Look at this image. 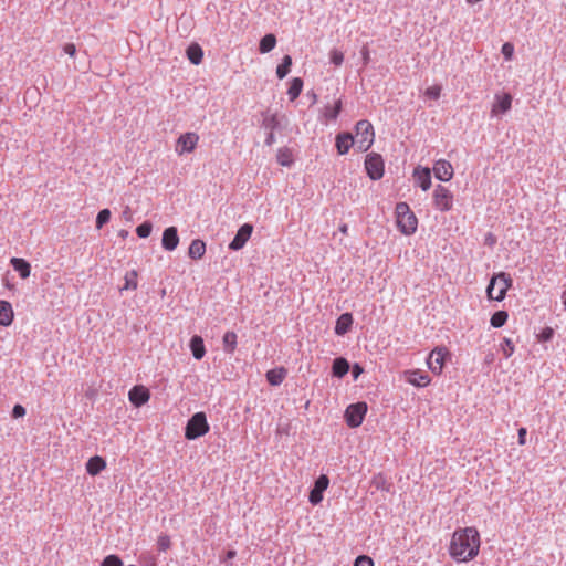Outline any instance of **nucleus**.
Wrapping results in <instances>:
<instances>
[{
  "instance_id": "1",
  "label": "nucleus",
  "mask_w": 566,
  "mask_h": 566,
  "mask_svg": "<svg viewBox=\"0 0 566 566\" xmlns=\"http://www.w3.org/2000/svg\"><path fill=\"white\" fill-rule=\"evenodd\" d=\"M480 549V534L475 527L457 530L450 542V556L457 562L473 559Z\"/></svg>"
},
{
  "instance_id": "2",
  "label": "nucleus",
  "mask_w": 566,
  "mask_h": 566,
  "mask_svg": "<svg viewBox=\"0 0 566 566\" xmlns=\"http://www.w3.org/2000/svg\"><path fill=\"white\" fill-rule=\"evenodd\" d=\"M396 224L403 235H412L418 229V219L407 202H398L395 208Z\"/></svg>"
},
{
  "instance_id": "3",
  "label": "nucleus",
  "mask_w": 566,
  "mask_h": 566,
  "mask_svg": "<svg viewBox=\"0 0 566 566\" xmlns=\"http://www.w3.org/2000/svg\"><path fill=\"white\" fill-rule=\"evenodd\" d=\"M512 279L509 274L501 272L493 275L486 287L489 300L501 302L505 298L506 292L512 286Z\"/></svg>"
},
{
  "instance_id": "4",
  "label": "nucleus",
  "mask_w": 566,
  "mask_h": 566,
  "mask_svg": "<svg viewBox=\"0 0 566 566\" xmlns=\"http://www.w3.org/2000/svg\"><path fill=\"white\" fill-rule=\"evenodd\" d=\"M375 140V130L370 122L361 119L356 123L354 142L360 151H367Z\"/></svg>"
},
{
  "instance_id": "5",
  "label": "nucleus",
  "mask_w": 566,
  "mask_h": 566,
  "mask_svg": "<svg viewBox=\"0 0 566 566\" xmlns=\"http://www.w3.org/2000/svg\"><path fill=\"white\" fill-rule=\"evenodd\" d=\"M207 417L203 412L195 413L187 422L185 437L188 440H195L205 436L209 431Z\"/></svg>"
},
{
  "instance_id": "6",
  "label": "nucleus",
  "mask_w": 566,
  "mask_h": 566,
  "mask_svg": "<svg viewBox=\"0 0 566 566\" xmlns=\"http://www.w3.org/2000/svg\"><path fill=\"white\" fill-rule=\"evenodd\" d=\"M433 206L437 210L447 212L453 208V193L444 186L438 185L432 193Z\"/></svg>"
},
{
  "instance_id": "7",
  "label": "nucleus",
  "mask_w": 566,
  "mask_h": 566,
  "mask_svg": "<svg viewBox=\"0 0 566 566\" xmlns=\"http://www.w3.org/2000/svg\"><path fill=\"white\" fill-rule=\"evenodd\" d=\"M199 143V135L193 132H188L181 134L177 140L175 146V151L177 155L182 156L185 154H190L195 151Z\"/></svg>"
},
{
  "instance_id": "8",
  "label": "nucleus",
  "mask_w": 566,
  "mask_h": 566,
  "mask_svg": "<svg viewBox=\"0 0 566 566\" xmlns=\"http://www.w3.org/2000/svg\"><path fill=\"white\" fill-rule=\"evenodd\" d=\"M367 412L366 402H357L349 405L345 411L346 423L350 428H357L363 423L365 415Z\"/></svg>"
},
{
  "instance_id": "9",
  "label": "nucleus",
  "mask_w": 566,
  "mask_h": 566,
  "mask_svg": "<svg viewBox=\"0 0 566 566\" xmlns=\"http://www.w3.org/2000/svg\"><path fill=\"white\" fill-rule=\"evenodd\" d=\"M365 169L373 180H378L384 176V160L379 154H368L365 159Z\"/></svg>"
},
{
  "instance_id": "10",
  "label": "nucleus",
  "mask_w": 566,
  "mask_h": 566,
  "mask_svg": "<svg viewBox=\"0 0 566 566\" xmlns=\"http://www.w3.org/2000/svg\"><path fill=\"white\" fill-rule=\"evenodd\" d=\"M448 350L446 348H434L428 358V367L436 375H441Z\"/></svg>"
},
{
  "instance_id": "11",
  "label": "nucleus",
  "mask_w": 566,
  "mask_h": 566,
  "mask_svg": "<svg viewBox=\"0 0 566 566\" xmlns=\"http://www.w3.org/2000/svg\"><path fill=\"white\" fill-rule=\"evenodd\" d=\"M512 96L509 93L495 94L494 103L491 107V116L496 117L509 112L512 107Z\"/></svg>"
},
{
  "instance_id": "12",
  "label": "nucleus",
  "mask_w": 566,
  "mask_h": 566,
  "mask_svg": "<svg viewBox=\"0 0 566 566\" xmlns=\"http://www.w3.org/2000/svg\"><path fill=\"white\" fill-rule=\"evenodd\" d=\"M403 377L407 382L418 388L427 387L431 382L429 375L420 369L405 370Z\"/></svg>"
},
{
  "instance_id": "13",
  "label": "nucleus",
  "mask_w": 566,
  "mask_h": 566,
  "mask_svg": "<svg viewBox=\"0 0 566 566\" xmlns=\"http://www.w3.org/2000/svg\"><path fill=\"white\" fill-rule=\"evenodd\" d=\"M253 232V226L250 223H244L240 227L238 230L235 237L229 244V249L233 251H238L242 249L248 240L251 238V234Z\"/></svg>"
},
{
  "instance_id": "14",
  "label": "nucleus",
  "mask_w": 566,
  "mask_h": 566,
  "mask_svg": "<svg viewBox=\"0 0 566 566\" xmlns=\"http://www.w3.org/2000/svg\"><path fill=\"white\" fill-rule=\"evenodd\" d=\"M329 479L322 474L315 481L314 488L310 492L308 500L313 505H317L323 500V492L328 488Z\"/></svg>"
},
{
  "instance_id": "15",
  "label": "nucleus",
  "mask_w": 566,
  "mask_h": 566,
  "mask_svg": "<svg viewBox=\"0 0 566 566\" xmlns=\"http://www.w3.org/2000/svg\"><path fill=\"white\" fill-rule=\"evenodd\" d=\"M128 399L135 407H140L148 402L150 392L145 386H134L128 392Z\"/></svg>"
},
{
  "instance_id": "16",
  "label": "nucleus",
  "mask_w": 566,
  "mask_h": 566,
  "mask_svg": "<svg viewBox=\"0 0 566 566\" xmlns=\"http://www.w3.org/2000/svg\"><path fill=\"white\" fill-rule=\"evenodd\" d=\"M433 172L437 179L449 181L453 177V167L448 160L440 159L436 161Z\"/></svg>"
},
{
  "instance_id": "17",
  "label": "nucleus",
  "mask_w": 566,
  "mask_h": 566,
  "mask_svg": "<svg viewBox=\"0 0 566 566\" xmlns=\"http://www.w3.org/2000/svg\"><path fill=\"white\" fill-rule=\"evenodd\" d=\"M161 244L167 251H174L178 247L179 237L176 227H169L164 230Z\"/></svg>"
},
{
  "instance_id": "18",
  "label": "nucleus",
  "mask_w": 566,
  "mask_h": 566,
  "mask_svg": "<svg viewBox=\"0 0 566 566\" xmlns=\"http://www.w3.org/2000/svg\"><path fill=\"white\" fill-rule=\"evenodd\" d=\"M413 178L416 184L423 190L427 191L431 187V170L429 168L416 167L413 170Z\"/></svg>"
},
{
  "instance_id": "19",
  "label": "nucleus",
  "mask_w": 566,
  "mask_h": 566,
  "mask_svg": "<svg viewBox=\"0 0 566 566\" xmlns=\"http://www.w3.org/2000/svg\"><path fill=\"white\" fill-rule=\"evenodd\" d=\"M355 144L354 136L350 133H340L336 136V149L339 155H345Z\"/></svg>"
},
{
  "instance_id": "20",
  "label": "nucleus",
  "mask_w": 566,
  "mask_h": 566,
  "mask_svg": "<svg viewBox=\"0 0 566 566\" xmlns=\"http://www.w3.org/2000/svg\"><path fill=\"white\" fill-rule=\"evenodd\" d=\"M105 468L106 461L99 455H94L86 462V471L92 476L99 474Z\"/></svg>"
},
{
  "instance_id": "21",
  "label": "nucleus",
  "mask_w": 566,
  "mask_h": 566,
  "mask_svg": "<svg viewBox=\"0 0 566 566\" xmlns=\"http://www.w3.org/2000/svg\"><path fill=\"white\" fill-rule=\"evenodd\" d=\"M353 325V316L350 313H344L342 314L335 325V333L339 336L345 335Z\"/></svg>"
},
{
  "instance_id": "22",
  "label": "nucleus",
  "mask_w": 566,
  "mask_h": 566,
  "mask_svg": "<svg viewBox=\"0 0 566 566\" xmlns=\"http://www.w3.org/2000/svg\"><path fill=\"white\" fill-rule=\"evenodd\" d=\"M190 350L192 353V356L200 360L205 357L206 355V347H205V344H203V339L201 336H198V335H195L191 337L190 339Z\"/></svg>"
},
{
  "instance_id": "23",
  "label": "nucleus",
  "mask_w": 566,
  "mask_h": 566,
  "mask_svg": "<svg viewBox=\"0 0 566 566\" xmlns=\"http://www.w3.org/2000/svg\"><path fill=\"white\" fill-rule=\"evenodd\" d=\"M13 310L9 302L0 301V325L9 326L13 322Z\"/></svg>"
},
{
  "instance_id": "24",
  "label": "nucleus",
  "mask_w": 566,
  "mask_h": 566,
  "mask_svg": "<svg viewBox=\"0 0 566 566\" xmlns=\"http://www.w3.org/2000/svg\"><path fill=\"white\" fill-rule=\"evenodd\" d=\"M343 107L340 98L335 101L334 105H326L323 108L322 115L326 120H336Z\"/></svg>"
},
{
  "instance_id": "25",
  "label": "nucleus",
  "mask_w": 566,
  "mask_h": 566,
  "mask_svg": "<svg viewBox=\"0 0 566 566\" xmlns=\"http://www.w3.org/2000/svg\"><path fill=\"white\" fill-rule=\"evenodd\" d=\"M206 253V243L200 240L196 239L193 240L188 250V255L192 260H200Z\"/></svg>"
},
{
  "instance_id": "26",
  "label": "nucleus",
  "mask_w": 566,
  "mask_h": 566,
  "mask_svg": "<svg viewBox=\"0 0 566 566\" xmlns=\"http://www.w3.org/2000/svg\"><path fill=\"white\" fill-rule=\"evenodd\" d=\"M10 263L13 266V269L17 272H19V274L22 279H27L30 276L31 266L24 259L12 258Z\"/></svg>"
},
{
  "instance_id": "27",
  "label": "nucleus",
  "mask_w": 566,
  "mask_h": 566,
  "mask_svg": "<svg viewBox=\"0 0 566 566\" xmlns=\"http://www.w3.org/2000/svg\"><path fill=\"white\" fill-rule=\"evenodd\" d=\"M223 349L228 354H233L238 345V336L234 332L228 331L222 337Z\"/></svg>"
},
{
  "instance_id": "28",
  "label": "nucleus",
  "mask_w": 566,
  "mask_h": 566,
  "mask_svg": "<svg viewBox=\"0 0 566 566\" xmlns=\"http://www.w3.org/2000/svg\"><path fill=\"white\" fill-rule=\"evenodd\" d=\"M286 376V370L284 368H275L271 369L266 373V380L272 386H279L283 382Z\"/></svg>"
},
{
  "instance_id": "29",
  "label": "nucleus",
  "mask_w": 566,
  "mask_h": 566,
  "mask_svg": "<svg viewBox=\"0 0 566 566\" xmlns=\"http://www.w3.org/2000/svg\"><path fill=\"white\" fill-rule=\"evenodd\" d=\"M276 45V38L274 34L270 33L264 35L259 45V51L262 54L271 52Z\"/></svg>"
},
{
  "instance_id": "30",
  "label": "nucleus",
  "mask_w": 566,
  "mask_h": 566,
  "mask_svg": "<svg viewBox=\"0 0 566 566\" xmlns=\"http://www.w3.org/2000/svg\"><path fill=\"white\" fill-rule=\"evenodd\" d=\"M333 375L336 377L345 376L349 370V364L345 358H336L333 363Z\"/></svg>"
},
{
  "instance_id": "31",
  "label": "nucleus",
  "mask_w": 566,
  "mask_h": 566,
  "mask_svg": "<svg viewBox=\"0 0 566 566\" xmlns=\"http://www.w3.org/2000/svg\"><path fill=\"white\" fill-rule=\"evenodd\" d=\"M276 159L281 166L290 167L293 164L292 150L287 147L280 148L277 150Z\"/></svg>"
},
{
  "instance_id": "32",
  "label": "nucleus",
  "mask_w": 566,
  "mask_h": 566,
  "mask_svg": "<svg viewBox=\"0 0 566 566\" xmlns=\"http://www.w3.org/2000/svg\"><path fill=\"white\" fill-rule=\"evenodd\" d=\"M302 88H303L302 78L294 77L291 81L290 87L287 90V95H289L290 101H295L300 96Z\"/></svg>"
},
{
  "instance_id": "33",
  "label": "nucleus",
  "mask_w": 566,
  "mask_h": 566,
  "mask_svg": "<svg viewBox=\"0 0 566 566\" xmlns=\"http://www.w3.org/2000/svg\"><path fill=\"white\" fill-rule=\"evenodd\" d=\"M280 124L279 117L274 113L266 112L263 115L262 126L269 130H275Z\"/></svg>"
},
{
  "instance_id": "34",
  "label": "nucleus",
  "mask_w": 566,
  "mask_h": 566,
  "mask_svg": "<svg viewBox=\"0 0 566 566\" xmlns=\"http://www.w3.org/2000/svg\"><path fill=\"white\" fill-rule=\"evenodd\" d=\"M187 56L192 64H200L202 61V50L199 45H191L187 50Z\"/></svg>"
},
{
  "instance_id": "35",
  "label": "nucleus",
  "mask_w": 566,
  "mask_h": 566,
  "mask_svg": "<svg viewBox=\"0 0 566 566\" xmlns=\"http://www.w3.org/2000/svg\"><path fill=\"white\" fill-rule=\"evenodd\" d=\"M138 273L136 270H132L125 274V284L122 290H136L138 286Z\"/></svg>"
},
{
  "instance_id": "36",
  "label": "nucleus",
  "mask_w": 566,
  "mask_h": 566,
  "mask_svg": "<svg viewBox=\"0 0 566 566\" xmlns=\"http://www.w3.org/2000/svg\"><path fill=\"white\" fill-rule=\"evenodd\" d=\"M292 57L290 55H285L282 60V63L276 67V75L279 78H284L291 70Z\"/></svg>"
},
{
  "instance_id": "37",
  "label": "nucleus",
  "mask_w": 566,
  "mask_h": 566,
  "mask_svg": "<svg viewBox=\"0 0 566 566\" xmlns=\"http://www.w3.org/2000/svg\"><path fill=\"white\" fill-rule=\"evenodd\" d=\"M509 318V314L505 311L495 312L490 319V323L493 327L499 328L502 327Z\"/></svg>"
},
{
  "instance_id": "38",
  "label": "nucleus",
  "mask_w": 566,
  "mask_h": 566,
  "mask_svg": "<svg viewBox=\"0 0 566 566\" xmlns=\"http://www.w3.org/2000/svg\"><path fill=\"white\" fill-rule=\"evenodd\" d=\"M111 216L112 213L109 209L101 210L96 217V228L102 229V227L111 220Z\"/></svg>"
},
{
  "instance_id": "39",
  "label": "nucleus",
  "mask_w": 566,
  "mask_h": 566,
  "mask_svg": "<svg viewBox=\"0 0 566 566\" xmlns=\"http://www.w3.org/2000/svg\"><path fill=\"white\" fill-rule=\"evenodd\" d=\"M151 230H153V226L150 222L146 221L142 224H139L137 228H136V233L139 238H147L150 235L151 233Z\"/></svg>"
},
{
  "instance_id": "40",
  "label": "nucleus",
  "mask_w": 566,
  "mask_h": 566,
  "mask_svg": "<svg viewBox=\"0 0 566 566\" xmlns=\"http://www.w3.org/2000/svg\"><path fill=\"white\" fill-rule=\"evenodd\" d=\"M515 350V346L510 338H504L502 344V352L505 358H509L513 355Z\"/></svg>"
},
{
  "instance_id": "41",
  "label": "nucleus",
  "mask_w": 566,
  "mask_h": 566,
  "mask_svg": "<svg viewBox=\"0 0 566 566\" xmlns=\"http://www.w3.org/2000/svg\"><path fill=\"white\" fill-rule=\"evenodd\" d=\"M329 59H331V62L335 65V66H339L342 65L343 61H344V54L342 51L337 50V49H333L331 52H329Z\"/></svg>"
},
{
  "instance_id": "42",
  "label": "nucleus",
  "mask_w": 566,
  "mask_h": 566,
  "mask_svg": "<svg viewBox=\"0 0 566 566\" xmlns=\"http://www.w3.org/2000/svg\"><path fill=\"white\" fill-rule=\"evenodd\" d=\"M157 546H158V549L161 552L168 551L171 546L170 537L166 534L160 535L157 539Z\"/></svg>"
},
{
  "instance_id": "43",
  "label": "nucleus",
  "mask_w": 566,
  "mask_h": 566,
  "mask_svg": "<svg viewBox=\"0 0 566 566\" xmlns=\"http://www.w3.org/2000/svg\"><path fill=\"white\" fill-rule=\"evenodd\" d=\"M101 566H123V562L117 555L112 554L103 559Z\"/></svg>"
},
{
  "instance_id": "44",
  "label": "nucleus",
  "mask_w": 566,
  "mask_h": 566,
  "mask_svg": "<svg viewBox=\"0 0 566 566\" xmlns=\"http://www.w3.org/2000/svg\"><path fill=\"white\" fill-rule=\"evenodd\" d=\"M424 95L430 99H438L441 95V86L432 85L424 91Z\"/></svg>"
},
{
  "instance_id": "45",
  "label": "nucleus",
  "mask_w": 566,
  "mask_h": 566,
  "mask_svg": "<svg viewBox=\"0 0 566 566\" xmlns=\"http://www.w3.org/2000/svg\"><path fill=\"white\" fill-rule=\"evenodd\" d=\"M501 52L506 61H511L514 54V45L510 42H505L502 45Z\"/></svg>"
},
{
  "instance_id": "46",
  "label": "nucleus",
  "mask_w": 566,
  "mask_h": 566,
  "mask_svg": "<svg viewBox=\"0 0 566 566\" xmlns=\"http://www.w3.org/2000/svg\"><path fill=\"white\" fill-rule=\"evenodd\" d=\"M554 335V331L552 327H545L542 329V332L537 335V338L539 342H548L552 339Z\"/></svg>"
},
{
  "instance_id": "47",
  "label": "nucleus",
  "mask_w": 566,
  "mask_h": 566,
  "mask_svg": "<svg viewBox=\"0 0 566 566\" xmlns=\"http://www.w3.org/2000/svg\"><path fill=\"white\" fill-rule=\"evenodd\" d=\"M354 566H374V560L366 555H360L356 558Z\"/></svg>"
},
{
  "instance_id": "48",
  "label": "nucleus",
  "mask_w": 566,
  "mask_h": 566,
  "mask_svg": "<svg viewBox=\"0 0 566 566\" xmlns=\"http://www.w3.org/2000/svg\"><path fill=\"white\" fill-rule=\"evenodd\" d=\"M25 415V409L23 406L21 405H15L12 409V416L14 418H20V417H23Z\"/></svg>"
},
{
  "instance_id": "49",
  "label": "nucleus",
  "mask_w": 566,
  "mask_h": 566,
  "mask_svg": "<svg viewBox=\"0 0 566 566\" xmlns=\"http://www.w3.org/2000/svg\"><path fill=\"white\" fill-rule=\"evenodd\" d=\"M63 51L70 55V56H74L76 54V46L75 44L73 43H66L64 46H63Z\"/></svg>"
},
{
  "instance_id": "50",
  "label": "nucleus",
  "mask_w": 566,
  "mask_h": 566,
  "mask_svg": "<svg viewBox=\"0 0 566 566\" xmlns=\"http://www.w3.org/2000/svg\"><path fill=\"white\" fill-rule=\"evenodd\" d=\"M526 428L518 429V444L524 446L526 443Z\"/></svg>"
},
{
  "instance_id": "51",
  "label": "nucleus",
  "mask_w": 566,
  "mask_h": 566,
  "mask_svg": "<svg viewBox=\"0 0 566 566\" xmlns=\"http://www.w3.org/2000/svg\"><path fill=\"white\" fill-rule=\"evenodd\" d=\"M364 373V369L360 365L355 364L353 366V377L354 379H357L361 374Z\"/></svg>"
},
{
  "instance_id": "52",
  "label": "nucleus",
  "mask_w": 566,
  "mask_h": 566,
  "mask_svg": "<svg viewBox=\"0 0 566 566\" xmlns=\"http://www.w3.org/2000/svg\"><path fill=\"white\" fill-rule=\"evenodd\" d=\"M361 57H363L364 64L367 65L369 63L370 55H369V50L366 46H364L361 50Z\"/></svg>"
},
{
  "instance_id": "53",
  "label": "nucleus",
  "mask_w": 566,
  "mask_h": 566,
  "mask_svg": "<svg viewBox=\"0 0 566 566\" xmlns=\"http://www.w3.org/2000/svg\"><path fill=\"white\" fill-rule=\"evenodd\" d=\"M273 132L274 130H270V134H269V136L266 137V140H265L266 145H272L273 144V142H274V133Z\"/></svg>"
},
{
  "instance_id": "54",
  "label": "nucleus",
  "mask_w": 566,
  "mask_h": 566,
  "mask_svg": "<svg viewBox=\"0 0 566 566\" xmlns=\"http://www.w3.org/2000/svg\"><path fill=\"white\" fill-rule=\"evenodd\" d=\"M235 554H237V553H235V551H229V552L227 553V558H228V559H231V558H233V557L235 556Z\"/></svg>"
},
{
  "instance_id": "55",
  "label": "nucleus",
  "mask_w": 566,
  "mask_h": 566,
  "mask_svg": "<svg viewBox=\"0 0 566 566\" xmlns=\"http://www.w3.org/2000/svg\"><path fill=\"white\" fill-rule=\"evenodd\" d=\"M340 232L346 234L348 229H347V226L346 224H343L340 228H339Z\"/></svg>"
},
{
  "instance_id": "56",
  "label": "nucleus",
  "mask_w": 566,
  "mask_h": 566,
  "mask_svg": "<svg viewBox=\"0 0 566 566\" xmlns=\"http://www.w3.org/2000/svg\"><path fill=\"white\" fill-rule=\"evenodd\" d=\"M488 241H489L490 243H493V242H494V239L492 238V235H489V237L486 238V242H488Z\"/></svg>"
},
{
  "instance_id": "57",
  "label": "nucleus",
  "mask_w": 566,
  "mask_h": 566,
  "mask_svg": "<svg viewBox=\"0 0 566 566\" xmlns=\"http://www.w3.org/2000/svg\"><path fill=\"white\" fill-rule=\"evenodd\" d=\"M563 304L566 307V292H564V294H563Z\"/></svg>"
}]
</instances>
